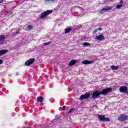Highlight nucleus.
I'll return each mask as SVG.
<instances>
[{
  "label": "nucleus",
  "mask_w": 128,
  "mask_h": 128,
  "mask_svg": "<svg viewBox=\"0 0 128 128\" xmlns=\"http://www.w3.org/2000/svg\"><path fill=\"white\" fill-rule=\"evenodd\" d=\"M112 90L111 88H107L104 90L102 92H100V91L96 90L93 92L92 98L93 100H96L99 96L100 94H106L110 92Z\"/></svg>",
  "instance_id": "f257e3e1"
},
{
  "label": "nucleus",
  "mask_w": 128,
  "mask_h": 128,
  "mask_svg": "<svg viewBox=\"0 0 128 128\" xmlns=\"http://www.w3.org/2000/svg\"><path fill=\"white\" fill-rule=\"evenodd\" d=\"M52 12V10H47V11L44 12L41 14L40 16V18L41 20H43V18H44L46 16H48V14H50Z\"/></svg>",
  "instance_id": "f03ea898"
},
{
  "label": "nucleus",
  "mask_w": 128,
  "mask_h": 128,
  "mask_svg": "<svg viewBox=\"0 0 128 128\" xmlns=\"http://www.w3.org/2000/svg\"><path fill=\"white\" fill-rule=\"evenodd\" d=\"M34 60H36L34 58H31L25 62L24 66H30V64H32L34 62Z\"/></svg>",
  "instance_id": "7ed1b4c3"
},
{
  "label": "nucleus",
  "mask_w": 128,
  "mask_h": 128,
  "mask_svg": "<svg viewBox=\"0 0 128 128\" xmlns=\"http://www.w3.org/2000/svg\"><path fill=\"white\" fill-rule=\"evenodd\" d=\"M128 120V116L126 115H122L118 117V120L120 122H124L126 120Z\"/></svg>",
  "instance_id": "20e7f679"
},
{
  "label": "nucleus",
  "mask_w": 128,
  "mask_h": 128,
  "mask_svg": "<svg viewBox=\"0 0 128 128\" xmlns=\"http://www.w3.org/2000/svg\"><path fill=\"white\" fill-rule=\"evenodd\" d=\"M99 120L101 122H110V119L108 118H106L104 116H98Z\"/></svg>",
  "instance_id": "39448f33"
},
{
  "label": "nucleus",
  "mask_w": 128,
  "mask_h": 128,
  "mask_svg": "<svg viewBox=\"0 0 128 128\" xmlns=\"http://www.w3.org/2000/svg\"><path fill=\"white\" fill-rule=\"evenodd\" d=\"M90 93H86L84 95H82L80 98V100H86L90 98Z\"/></svg>",
  "instance_id": "423d86ee"
},
{
  "label": "nucleus",
  "mask_w": 128,
  "mask_h": 128,
  "mask_svg": "<svg viewBox=\"0 0 128 128\" xmlns=\"http://www.w3.org/2000/svg\"><path fill=\"white\" fill-rule=\"evenodd\" d=\"M120 90L121 92H124V94H126V92H128V87L126 86H122L120 88Z\"/></svg>",
  "instance_id": "0eeeda50"
},
{
  "label": "nucleus",
  "mask_w": 128,
  "mask_h": 128,
  "mask_svg": "<svg viewBox=\"0 0 128 128\" xmlns=\"http://www.w3.org/2000/svg\"><path fill=\"white\" fill-rule=\"evenodd\" d=\"M96 38L98 40H104V36L102 34H100L98 36H96Z\"/></svg>",
  "instance_id": "6e6552de"
},
{
  "label": "nucleus",
  "mask_w": 128,
  "mask_h": 128,
  "mask_svg": "<svg viewBox=\"0 0 128 128\" xmlns=\"http://www.w3.org/2000/svg\"><path fill=\"white\" fill-rule=\"evenodd\" d=\"M112 10V7L106 6L102 9V10H101V12H107V10Z\"/></svg>",
  "instance_id": "1a4fd4ad"
},
{
  "label": "nucleus",
  "mask_w": 128,
  "mask_h": 128,
  "mask_svg": "<svg viewBox=\"0 0 128 128\" xmlns=\"http://www.w3.org/2000/svg\"><path fill=\"white\" fill-rule=\"evenodd\" d=\"M92 61H90L88 60H84L82 62V63L83 64H92Z\"/></svg>",
  "instance_id": "9d476101"
},
{
  "label": "nucleus",
  "mask_w": 128,
  "mask_h": 128,
  "mask_svg": "<svg viewBox=\"0 0 128 128\" xmlns=\"http://www.w3.org/2000/svg\"><path fill=\"white\" fill-rule=\"evenodd\" d=\"M6 38V36L4 35H0V42H2V43L1 44H4V39Z\"/></svg>",
  "instance_id": "9b49d317"
},
{
  "label": "nucleus",
  "mask_w": 128,
  "mask_h": 128,
  "mask_svg": "<svg viewBox=\"0 0 128 128\" xmlns=\"http://www.w3.org/2000/svg\"><path fill=\"white\" fill-rule=\"evenodd\" d=\"M8 52L7 50H0V56H2V54H6Z\"/></svg>",
  "instance_id": "f8f14e48"
},
{
  "label": "nucleus",
  "mask_w": 128,
  "mask_h": 128,
  "mask_svg": "<svg viewBox=\"0 0 128 128\" xmlns=\"http://www.w3.org/2000/svg\"><path fill=\"white\" fill-rule=\"evenodd\" d=\"M76 60H70L69 66H74V64H76Z\"/></svg>",
  "instance_id": "ddd939ff"
},
{
  "label": "nucleus",
  "mask_w": 128,
  "mask_h": 128,
  "mask_svg": "<svg viewBox=\"0 0 128 128\" xmlns=\"http://www.w3.org/2000/svg\"><path fill=\"white\" fill-rule=\"evenodd\" d=\"M37 102H44V98L42 96L38 97L37 98Z\"/></svg>",
  "instance_id": "4468645a"
},
{
  "label": "nucleus",
  "mask_w": 128,
  "mask_h": 128,
  "mask_svg": "<svg viewBox=\"0 0 128 128\" xmlns=\"http://www.w3.org/2000/svg\"><path fill=\"white\" fill-rule=\"evenodd\" d=\"M111 68L112 70H116L118 69V66H116L112 65L111 66Z\"/></svg>",
  "instance_id": "2eb2a0df"
},
{
  "label": "nucleus",
  "mask_w": 128,
  "mask_h": 128,
  "mask_svg": "<svg viewBox=\"0 0 128 128\" xmlns=\"http://www.w3.org/2000/svg\"><path fill=\"white\" fill-rule=\"evenodd\" d=\"M72 32V28L65 29V34H68V32Z\"/></svg>",
  "instance_id": "dca6fc26"
},
{
  "label": "nucleus",
  "mask_w": 128,
  "mask_h": 128,
  "mask_svg": "<svg viewBox=\"0 0 128 128\" xmlns=\"http://www.w3.org/2000/svg\"><path fill=\"white\" fill-rule=\"evenodd\" d=\"M122 8V4H118L116 6V8L118 10H120V8Z\"/></svg>",
  "instance_id": "f3484780"
},
{
  "label": "nucleus",
  "mask_w": 128,
  "mask_h": 128,
  "mask_svg": "<svg viewBox=\"0 0 128 128\" xmlns=\"http://www.w3.org/2000/svg\"><path fill=\"white\" fill-rule=\"evenodd\" d=\"M83 46H90V43H88V42H84L83 44Z\"/></svg>",
  "instance_id": "a211bd4d"
},
{
  "label": "nucleus",
  "mask_w": 128,
  "mask_h": 128,
  "mask_svg": "<svg viewBox=\"0 0 128 128\" xmlns=\"http://www.w3.org/2000/svg\"><path fill=\"white\" fill-rule=\"evenodd\" d=\"M74 112V109H70L68 111V114H72V112Z\"/></svg>",
  "instance_id": "6ab92c4d"
},
{
  "label": "nucleus",
  "mask_w": 128,
  "mask_h": 128,
  "mask_svg": "<svg viewBox=\"0 0 128 128\" xmlns=\"http://www.w3.org/2000/svg\"><path fill=\"white\" fill-rule=\"evenodd\" d=\"M47 2L50 4L51 2H54V0H47Z\"/></svg>",
  "instance_id": "aec40b11"
},
{
  "label": "nucleus",
  "mask_w": 128,
  "mask_h": 128,
  "mask_svg": "<svg viewBox=\"0 0 128 128\" xmlns=\"http://www.w3.org/2000/svg\"><path fill=\"white\" fill-rule=\"evenodd\" d=\"M28 30H32V26L31 25H29L28 26Z\"/></svg>",
  "instance_id": "412c9836"
},
{
  "label": "nucleus",
  "mask_w": 128,
  "mask_h": 128,
  "mask_svg": "<svg viewBox=\"0 0 128 128\" xmlns=\"http://www.w3.org/2000/svg\"><path fill=\"white\" fill-rule=\"evenodd\" d=\"M50 44V42H48L46 43H44V46H48V44Z\"/></svg>",
  "instance_id": "4be33fe9"
},
{
  "label": "nucleus",
  "mask_w": 128,
  "mask_h": 128,
  "mask_svg": "<svg viewBox=\"0 0 128 128\" xmlns=\"http://www.w3.org/2000/svg\"><path fill=\"white\" fill-rule=\"evenodd\" d=\"M102 28H98L97 30H96L94 32H98V30H102Z\"/></svg>",
  "instance_id": "5701e85b"
},
{
  "label": "nucleus",
  "mask_w": 128,
  "mask_h": 128,
  "mask_svg": "<svg viewBox=\"0 0 128 128\" xmlns=\"http://www.w3.org/2000/svg\"><path fill=\"white\" fill-rule=\"evenodd\" d=\"M66 106H63V107H62V110H66Z\"/></svg>",
  "instance_id": "b1692460"
},
{
  "label": "nucleus",
  "mask_w": 128,
  "mask_h": 128,
  "mask_svg": "<svg viewBox=\"0 0 128 128\" xmlns=\"http://www.w3.org/2000/svg\"><path fill=\"white\" fill-rule=\"evenodd\" d=\"M2 64V60H0V64Z\"/></svg>",
  "instance_id": "393cba45"
},
{
  "label": "nucleus",
  "mask_w": 128,
  "mask_h": 128,
  "mask_svg": "<svg viewBox=\"0 0 128 128\" xmlns=\"http://www.w3.org/2000/svg\"><path fill=\"white\" fill-rule=\"evenodd\" d=\"M4 2V0H0V4H2Z\"/></svg>",
  "instance_id": "a878e982"
},
{
  "label": "nucleus",
  "mask_w": 128,
  "mask_h": 128,
  "mask_svg": "<svg viewBox=\"0 0 128 128\" xmlns=\"http://www.w3.org/2000/svg\"><path fill=\"white\" fill-rule=\"evenodd\" d=\"M20 34V32L18 31L16 32V34Z\"/></svg>",
  "instance_id": "bb28decb"
},
{
  "label": "nucleus",
  "mask_w": 128,
  "mask_h": 128,
  "mask_svg": "<svg viewBox=\"0 0 128 128\" xmlns=\"http://www.w3.org/2000/svg\"><path fill=\"white\" fill-rule=\"evenodd\" d=\"M120 4H124V2L122 1V0H121Z\"/></svg>",
  "instance_id": "cd10ccee"
},
{
  "label": "nucleus",
  "mask_w": 128,
  "mask_h": 128,
  "mask_svg": "<svg viewBox=\"0 0 128 128\" xmlns=\"http://www.w3.org/2000/svg\"><path fill=\"white\" fill-rule=\"evenodd\" d=\"M0 88H2V86H0Z\"/></svg>",
  "instance_id": "c85d7f7f"
}]
</instances>
